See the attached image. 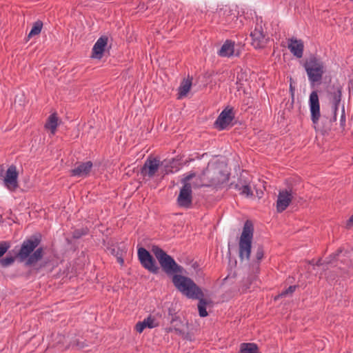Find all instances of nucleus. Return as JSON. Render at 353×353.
<instances>
[{
  "instance_id": "obj_8",
  "label": "nucleus",
  "mask_w": 353,
  "mask_h": 353,
  "mask_svg": "<svg viewBox=\"0 0 353 353\" xmlns=\"http://www.w3.org/2000/svg\"><path fill=\"white\" fill-rule=\"evenodd\" d=\"M223 176L219 165L216 163H209L207 168L203 172L201 179L203 182L216 185L221 182Z\"/></svg>"
},
{
  "instance_id": "obj_19",
  "label": "nucleus",
  "mask_w": 353,
  "mask_h": 353,
  "mask_svg": "<svg viewBox=\"0 0 353 353\" xmlns=\"http://www.w3.org/2000/svg\"><path fill=\"white\" fill-rule=\"evenodd\" d=\"M323 68H306L309 80L312 84L319 83L323 74Z\"/></svg>"
},
{
  "instance_id": "obj_7",
  "label": "nucleus",
  "mask_w": 353,
  "mask_h": 353,
  "mask_svg": "<svg viewBox=\"0 0 353 353\" xmlns=\"http://www.w3.org/2000/svg\"><path fill=\"white\" fill-rule=\"evenodd\" d=\"M252 45L254 48H263L268 38L263 28V19L261 17H256V25L253 31L250 33Z\"/></svg>"
},
{
  "instance_id": "obj_33",
  "label": "nucleus",
  "mask_w": 353,
  "mask_h": 353,
  "mask_svg": "<svg viewBox=\"0 0 353 353\" xmlns=\"http://www.w3.org/2000/svg\"><path fill=\"white\" fill-rule=\"evenodd\" d=\"M264 255L263 250L261 247L258 248L256 252V257L257 261H261Z\"/></svg>"
},
{
  "instance_id": "obj_24",
  "label": "nucleus",
  "mask_w": 353,
  "mask_h": 353,
  "mask_svg": "<svg viewBox=\"0 0 353 353\" xmlns=\"http://www.w3.org/2000/svg\"><path fill=\"white\" fill-rule=\"evenodd\" d=\"M241 353H259L258 347L254 343H242L240 347Z\"/></svg>"
},
{
  "instance_id": "obj_5",
  "label": "nucleus",
  "mask_w": 353,
  "mask_h": 353,
  "mask_svg": "<svg viewBox=\"0 0 353 353\" xmlns=\"http://www.w3.org/2000/svg\"><path fill=\"white\" fill-rule=\"evenodd\" d=\"M195 177V173L191 172L188 174L182 180L183 186L178 195V205L188 208L191 206L192 201V188L197 186V185L192 182L193 178Z\"/></svg>"
},
{
  "instance_id": "obj_34",
  "label": "nucleus",
  "mask_w": 353,
  "mask_h": 353,
  "mask_svg": "<svg viewBox=\"0 0 353 353\" xmlns=\"http://www.w3.org/2000/svg\"><path fill=\"white\" fill-rule=\"evenodd\" d=\"M336 256H337V260H341V261H343V260H345L343 259V256H345V254H343L342 250H339L337 254H335L333 256L334 258H335Z\"/></svg>"
},
{
  "instance_id": "obj_11",
  "label": "nucleus",
  "mask_w": 353,
  "mask_h": 353,
  "mask_svg": "<svg viewBox=\"0 0 353 353\" xmlns=\"http://www.w3.org/2000/svg\"><path fill=\"white\" fill-rule=\"evenodd\" d=\"M39 240L36 237H32L25 241L18 254V256L21 260H25L30 257V254L38 246Z\"/></svg>"
},
{
  "instance_id": "obj_25",
  "label": "nucleus",
  "mask_w": 353,
  "mask_h": 353,
  "mask_svg": "<svg viewBox=\"0 0 353 353\" xmlns=\"http://www.w3.org/2000/svg\"><path fill=\"white\" fill-rule=\"evenodd\" d=\"M43 27V23L41 21L38 20L33 23L32 28L28 34V37H32L35 35L40 34Z\"/></svg>"
},
{
  "instance_id": "obj_42",
  "label": "nucleus",
  "mask_w": 353,
  "mask_h": 353,
  "mask_svg": "<svg viewBox=\"0 0 353 353\" xmlns=\"http://www.w3.org/2000/svg\"><path fill=\"white\" fill-rule=\"evenodd\" d=\"M174 317H172V321H174Z\"/></svg>"
},
{
  "instance_id": "obj_6",
  "label": "nucleus",
  "mask_w": 353,
  "mask_h": 353,
  "mask_svg": "<svg viewBox=\"0 0 353 353\" xmlns=\"http://www.w3.org/2000/svg\"><path fill=\"white\" fill-rule=\"evenodd\" d=\"M214 19H216L217 23L223 25L236 26L238 17L236 10L231 9L228 6H224L216 10L214 15Z\"/></svg>"
},
{
  "instance_id": "obj_15",
  "label": "nucleus",
  "mask_w": 353,
  "mask_h": 353,
  "mask_svg": "<svg viewBox=\"0 0 353 353\" xmlns=\"http://www.w3.org/2000/svg\"><path fill=\"white\" fill-rule=\"evenodd\" d=\"M288 48L291 53L297 58H301L303 54V43L300 39H291L288 41Z\"/></svg>"
},
{
  "instance_id": "obj_2",
  "label": "nucleus",
  "mask_w": 353,
  "mask_h": 353,
  "mask_svg": "<svg viewBox=\"0 0 353 353\" xmlns=\"http://www.w3.org/2000/svg\"><path fill=\"white\" fill-rule=\"evenodd\" d=\"M175 166L176 162L174 159H166L160 165L159 160L155 158H150L145 161L141 170V173L144 176L151 177L160 169L162 172L169 174L170 172H173L172 169Z\"/></svg>"
},
{
  "instance_id": "obj_18",
  "label": "nucleus",
  "mask_w": 353,
  "mask_h": 353,
  "mask_svg": "<svg viewBox=\"0 0 353 353\" xmlns=\"http://www.w3.org/2000/svg\"><path fill=\"white\" fill-rule=\"evenodd\" d=\"M92 166L90 161L82 163L72 170V174L75 176H85L90 172Z\"/></svg>"
},
{
  "instance_id": "obj_17",
  "label": "nucleus",
  "mask_w": 353,
  "mask_h": 353,
  "mask_svg": "<svg viewBox=\"0 0 353 353\" xmlns=\"http://www.w3.org/2000/svg\"><path fill=\"white\" fill-rule=\"evenodd\" d=\"M192 77L188 75L184 78L178 88V99L188 96L192 85Z\"/></svg>"
},
{
  "instance_id": "obj_4",
  "label": "nucleus",
  "mask_w": 353,
  "mask_h": 353,
  "mask_svg": "<svg viewBox=\"0 0 353 353\" xmlns=\"http://www.w3.org/2000/svg\"><path fill=\"white\" fill-rule=\"evenodd\" d=\"M253 233V225L250 221H247L244 224L239 242V257L241 260L250 259Z\"/></svg>"
},
{
  "instance_id": "obj_12",
  "label": "nucleus",
  "mask_w": 353,
  "mask_h": 353,
  "mask_svg": "<svg viewBox=\"0 0 353 353\" xmlns=\"http://www.w3.org/2000/svg\"><path fill=\"white\" fill-rule=\"evenodd\" d=\"M18 172L14 165L10 166L4 176L3 183L5 186L10 190H15L18 186Z\"/></svg>"
},
{
  "instance_id": "obj_41",
  "label": "nucleus",
  "mask_w": 353,
  "mask_h": 353,
  "mask_svg": "<svg viewBox=\"0 0 353 353\" xmlns=\"http://www.w3.org/2000/svg\"><path fill=\"white\" fill-rule=\"evenodd\" d=\"M170 315L172 316V314L171 313V311H169Z\"/></svg>"
},
{
  "instance_id": "obj_35",
  "label": "nucleus",
  "mask_w": 353,
  "mask_h": 353,
  "mask_svg": "<svg viewBox=\"0 0 353 353\" xmlns=\"http://www.w3.org/2000/svg\"><path fill=\"white\" fill-rule=\"evenodd\" d=\"M336 105H335V110H337V108H338V107H337V103L339 102L340 99H339H339H336Z\"/></svg>"
},
{
  "instance_id": "obj_29",
  "label": "nucleus",
  "mask_w": 353,
  "mask_h": 353,
  "mask_svg": "<svg viewBox=\"0 0 353 353\" xmlns=\"http://www.w3.org/2000/svg\"><path fill=\"white\" fill-rule=\"evenodd\" d=\"M14 259L13 256H6L0 261V265L2 267H8L12 264Z\"/></svg>"
},
{
  "instance_id": "obj_36",
  "label": "nucleus",
  "mask_w": 353,
  "mask_h": 353,
  "mask_svg": "<svg viewBox=\"0 0 353 353\" xmlns=\"http://www.w3.org/2000/svg\"><path fill=\"white\" fill-rule=\"evenodd\" d=\"M323 264V263L322 262V261L321 259L319 260L317 263H316L317 265H321Z\"/></svg>"
},
{
  "instance_id": "obj_9",
  "label": "nucleus",
  "mask_w": 353,
  "mask_h": 353,
  "mask_svg": "<svg viewBox=\"0 0 353 353\" xmlns=\"http://www.w3.org/2000/svg\"><path fill=\"white\" fill-rule=\"evenodd\" d=\"M138 257L141 265L148 271L157 273L159 268L150 252L145 248L138 250Z\"/></svg>"
},
{
  "instance_id": "obj_31",
  "label": "nucleus",
  "mask_w": 353,
  "mask_h": 353,
  "mask_svg": "<svg viewBox=\"0 0 353 353\" xmlns=\"http://www.w3.org/2000/svg\"><path fill=\"white\" fill-rule=\"evenodd\" d=\"M9 248V243L6 241L0 243V257H1L6 252Z\"/></svg>"
},
{
  "instance_id": "obj_20",
  "label": "nucleus",
  "mask_w": 353,
  "mask_h": 353,
  "mask_svg": "<svg viewBox=\"0 0 353 353\" xmlns=\"http://www.w3.org/2000/svg\"><path fill=\"white\" fill-rule=\"evenodd\" d=\"M60 123V120L56 113H52L49 116L45 124V128L50 131L51 134H54L57 128Z\"/></svg>"
},
{
  "instance_id": "obj_28",
  "label": "nucleus",
  "mask_w": 353,
  "mask_h": 353,
  "mask_svg": "<svg viewBox=\"0 0 353 353\" xmlns=\"http://www.w3.org/2000/svg\"><path fill=\"white\" fill-rule=\"evenodd\" d=\"M145 321H146L148 328H150V329L156 327L159 325V323H158L157 319L152 316H149L148 317L145 319Z\"/></svg>"
},
{
  "instance_id": "obj_23",
  "label": "nucleus",
  "mask_w": 353,
  "mask_h": 353,
  "mask_svg": "<svg viewBox=\"0 0 353 353\" xmlns=\"http://www.w3.org/2000/svg\"><path fill=\"white\" fill-rule=\"evenodd\" d=\"M324 64L317 54H312L306 58L304 66H323Z\"/></svg>"
},
{
  "instance_id": "obj_21",
  "label": "nucleus",
  "mask_w": 353,
  "mask_h": 353,
  "mask_svg": "<svg viewBox=\"0 0 353 353\" xmlns=\"http://www.w3.org/2000/svg\"><path fill=\"white\" fill-rule=\"evenodd\" d=\"M219 56L230 57L234 54V42L226 41L218 52Z\"/></svg>"
},
{
  "instance_id": "obj_14",
  "label": "nucleus",
  "mask_w": 353,
  "mask_h": 353,
  "mask_svg": "<svg viewBox=\"0 0 353 353\" xmlns=\"http://www.w3.org/2000/svg\"><path fill=\"white\" fill-rule=\"evenodd\" d=\"M233 118L234 114L232 110L230 108H225L218 117L215 121V125L219 130H224L231 123Z\"/></svg>"
},
{
  "instance_id": "obj_16",
  "label": "nucleus",
  "mask_w": 353,
  "mask_h": 353,
  "mask_svg": "<svg viewBox=\"0 0 353 353\" xmlns=\"http://www.w3.org/2000/svg\"><path fill=\"white\" fill-rule=\"evenodd\" d=\"M108 37H101L94 43L92 48V57L95 59H101L107 46Z\"/></svg>"
},
{
  "instance_id": "obj_22",
  "label": "nucleus",
  "mask_w": 353,
  "mask_h": 353,
  "mask_svg": "<svg viewBox=\"0 0 353 353\" xmlns=\"http://www.w3.org/2000/svg\"><path fill=\"white\" fill-rule=\"evenodd\" d=\"M204 294L202 292L200 298L197 299L199 300L198 303V310L199 316L201 317H205L208 316V312L206 310V307L211 303V301L208 299H205L203 298Z\"/></svg>"
},
{
  "instance_id": "obj_39",
  "label": "nucleus",
  "mask_w": 353,
  "mask_h": 353,
  "mask_svg": "<svg viewBox=\"0 0 353 353\" xmlns=\"http://www.w3.org/2000/svg\"><path fill=\"white\" fill-rule=\"evenodd\" d=\"M170 315L172 316V314L171 313V311H169Z\"/></svg>"
},
{
  "instance_id": "obj_32",
  "label": "nucleus",
  "mask_w": 353,
  "mask_h": 353,
  "mask_svg": "<svg viewBox=\"0 0 353 353\" xmlns=\"http://www.w3.org/2000/svg\"><path fill=\"white\" fill-rule=\"evenodd\" d=\"M295 288H296L295 285L290 286L287 290H285V291L281 292L279 296H285V295H287L288 294H292L293 292H294Z\"/></svg>"
},
{
  "instance_id": "obj_3",
  "label": "nucleus",
  "mask_w": 353,
  "mask_h": 353,
  "mask_svg": "<svg viewBox=\"0 0 353 353\" xmlns=\"http://www.w3.org/2000/svg\"><path fill=\"white\" fill-rule=\"evenodd\" d=\"M152 252L157 259L162 270L168 274L172 276V282L176 285V263L174 259L162 249L154 246Z\"/></svg>"
},
{
  "instance_id": "obj_1",
  "label": "nucleus",
  "mask_w": 353,
  "mask_h": 353,
  "mask_svg": "<svg viewBox=\"0 0 353 353\" xmlns=\"http://www.w3.org/2000/svg\"><path fill=\"white\" fill-rule=\"evenodd\" d=\"M185 273L183 268L178 265V290L189 299L200 298L203 292L192 279L185 276Z\"/></svg>"
},
{
  "instance_id": "obj_30",
  "label": "nucleus",
  "mask_w": 353,
  "mask_h": 353,
  "mask_svg": "<svg viewBox=\"0 0 353 353\" xmlns=\"http://www.w3.org/2000/svg\"><path fill=\"white\" fill-rule=\"evenodd\" d=\"M145 328H148V325L145 319L138 322L135 326V329L139 333H141Z\"/></svg>"
},
{
  "instance_id": "obj_27",
  "label": "nucleus",
  "mask_w": 353,
  "mask_h": 353,
  "mask_svg": "<svg viewBox=\"0 0 353 353\" xmlns=\"http://www.w3.org/2000/svg\"><path fill=\"white\" fill-rule=\"evenodd\" d=\"M42 257V250L41 249H37L34 252V253L30 256V257L28 259V263H33L38 260H39Z\"/></svg>"
},
{
  "instance_id": "obj_37",
  "label": "nucleus",
  "mask_w": 353,
  "mask_h": 353,
  "mask_svg": "<svg viewBox=\"0 0 353 353\" xmlns=\"http://www.w3.org/2000/svg\"><path fill=\"white\" fill-rule=\"evenodd\" d=\"M117 260H118V261H119L121 264H122V263H123V259H122L121 258H120V257H118V258H117Z\"/></svg>"
},
{
  "instance_id": "obj_13",
  "label": "nucleus",
  "mask_w": 353,
  "mask_h": 353,
  "mask_svg": "<svg viewBox=\"0 0 353 353\" xmlns=\"http://www.w3.org/2000/svg\"><path fill=\"white\" fill-rule=\"evenodd\" d=\"M311 119L314 123H316L320 118V105L317 92L313 91L309 99Z\"/></svg>"
},
{
  "instance_id": "obj_26",
  "label": "nucleus",
  "mask_w": 353,
  "mask_h": 353,
  "mask_svg": "<svg viewBox=\"0 0 353 353\" xmlns=\"http://www.w3.org/2000/svg\"><path fill=\"white\" fill-rule=\"evenodd\" d=\"M235 188L237 189L240 192V194L243 196L248 197L252 195L251 188L248 185H242L241 187L239 185H235Z\"/></svg>"
},
{
  "instance_id": "obj_10",
  "label": "nucleus",
  "mask_w": 353,
  "mask_h": 353,
  "mask_svg": "<svg viewBox=\"0 0 353 353\" xmlns=\"http://www.w3.org/2000/svg\"><path fill=\"white\" fill-rule=\"evenodd\" d=\"M293 198L292 189H283L279 190L277 201L276 210L278 212L284 211L290 204Z\"/></svg>"
},
{
  "instance_id": "obj_38",
  "label": "nucleus",
  "mask_w": 353,
  "mask_h": 353,
  "mask_svg": "<svg viewBox=\"0 0 353 353\" xmlns=\"http://www.w3.org/2000/svg\"><path fill=\"white\" fill-rule=\"evenodd\" d=\"M333 256H334V255H332V256H330V257L332 258V259H331V260H330L331 261H333V259H336V258L337 257V256H336L335 258H334V257H333Z\"/></svg>"
},
{
  "instance_id": "obj_40",
  "label": "nucleus",
  "mask_w": 353,
  "mask_h": 353,
  "mask_svg": "<svg viewBox=\"0 0 353 353\" xmlns=\"http://www.w3.org/2000/svg\"><path fill=\"white\" fill-rule=\"evenodd\" d=\"M170 315L172 316V314L171 313V311H169Z\"/></svg>"
}]
</instances>
